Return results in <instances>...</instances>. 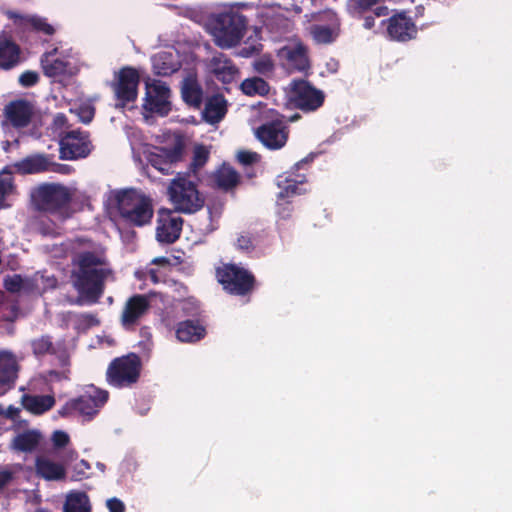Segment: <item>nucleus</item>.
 I'll use <instances>...</instances> for the list:
<instances>
[{"label":"nucleus","instance_id":"nucleus-1","mask_svg":"<svg viewBox=\"0 0 512 512\" xmlns=\"http://www.w3.org/2000/svg\"><path fill=\"white\" fill-rule=\"evenodd\" d=\"M75 265L74 288L88 303H97L104 294L106 280L113 277V270L107 267L103 257L92 251L79 253Z\"/></svg>","mask_w":512,"mask_h":512},{"label":"nucleus","instance_id":"nucleus-2","mask_svg":"<svg viewBox=\"0 0 512 512\" xmlns=\"http://www.w3.org/2000/svg\"><path fill=\"white\" fill-rule=\"evenodd\" d=\"M248 19L234 7L213 13L208 28L216 46L229 49L237 46L244 37Z\"/></svg>","mask_w":512,"mask_h":512},{"label":"nucleus","instance_id":"nucleus-3","mask_svg":"<svg viewBox=\"0 0 512 512\" xmlns=\"http://www.w3.org/2000/svg\"><path fill=\"white\" fill-rule=\"evenodd\" d=\"M167 194L173 210L177 213L194 214L200 211L205 204V197L199 191L197 184L188 178V175L178 173L171 180Z\"/></svg>","mask_w":512,"mask_h":512},{"label":"nucleus","instance_id":"nucleus-4","mask_svg":"<svg viewBox=\"0 0 512 512\" xmlns=\"http://www.w3.org/2000/svg\"><path fill=\"white\" fill-rule=\"evenodd\" d=\"M116 200L118 212L126 223L137 227L151 223L154 209L150 197L135 189H127L120 191Z\"/></svg>","mask_w":512,"mask_h":512},{"label":"nucleus","instance_id":"nucleus-5","mask_svg":"<svg viewBox=\"0 0 512 512\" xmlns=\"http://www.w3.org/2000/svg\"><path fill=\"white\" fill-rule=\"evenodd\" d=\"M142 368V360L136 353L116 357L108 364L106 382L116 389L133 388L140 380Z\"/></svg>","mask_w":512,"mask_h":512},{"label":"nucleus","instance_id":"nucleus-6","mask_svg":"<svg viewBox=\"0 0 512 512\" xmlns=\"http://www.w3.org/2000/svg\"><path fill=\"white\" fill-rule=\"evenodd\" d=\"M72 192L60 183H43L32 193V200L39 212L62 213L72 201Z\"/></svg>","mask_w":512,"mask_h":512},{"label":"nucleus","instance_id":"nucleus-7","mask_svg":"<svg viewBox=\"0 0 512 512\" xmlns=\"http://www.w3.org/2000/svg\"><path fill=\"white\" fill-rule=\"evenodd\" d=\"M215 275L223 289L231 295L248 296L256 287L254 274L233 263H225L217 267Z\"/></svg>","mask_w":512,"mask_h":512},{"label":"nucleus","instance_id":"nucleus-8","mask_svg":"<svg viewBox=\"0 0 512 512\" xmlns=\"http://www.w3.org/2000/svg\"><path fill=\"white\" fill-rule=\"evenodd\" d=\"M325 93L304 79L293 80L290 90V102L302 112H315L325 101Z\"/></svg>","mask_w":512,"mask_h":512},{"label":"nucleus","instance_id":"nucleus-9","mask_svg":"<svg viewBox=\"0 0 512 512\" xmlns=\"http://www.w3.org/2000/svg\"><path fill=\"white\" fill-rule=\"evenodd\" d=\"M182 311L186 316L193 319H187L177 323L175 335L178 341L182 343H196L202 340L207 332L203 321L199 318L201 311L199 305L191 301L182 303Z\"/></svg>","mask_w":512,"mask_h":512},{"label":"nucleus","instance_id":"nucleus-10","mask_svg":"<svg viewBox=\"0 0 512 512\" xmlns=\"http://www.w3.org/2000/svg\"><path fill=\"white\" fill-rule=\"evenodd\" d=\"M108 398V391L96 389L93 394H83L67 401L59 410V414L62 417L79 414L92 418L105 405Z\"/></svg>","mask_w":512,"mask_h":512},{"label":"nucleus","instance_id":"nucleus-11","mask_svg":"<svg viewBox=\"0 0 512 512\" xmlns=\"http://www.w3.org/2000/svg\"><path fill=\"white\" fill-rule=\"evenodd\" d=\"M116 78L117 81L112 84L115 98L118 101L116 106L124 108L128 103L137 99L140 75L135 68L126 66L118 71Z\"/></svg>","mask_w":512,"mask_h":512},{"label":"nucleus","instance_id":"nucleus-12","mask_svg":"<svg viewBox=\"0 0 512 512\" xmlns=\"http://www.w3.org/2000/svg\"><path fill=\"white\" fill-rule=\"evenodd\" d=\"M256 138L269 150L283 148L289 138V128L283 117H277L261 124L255 130Z\"/></svg>","mask_w":512,"mask_h":512},{"label":"nucleus","instance_id":"nucleus-13","mask_svg":"<svg viewBox=\"0 0 512 512\" xmlns=\"http://www.w3.org/2000/svg\"><path fill=\"white\" fill-rule=\"evenodd\" d=\"M308 164V158H304L298 161L289 172L277 177V186L280 188L278 199L291 198L308 192L305 187L307 176L305 173H299V170Z\"/></svg>","mask_w":512,"mask_h":512},{"label":"nucleus","instance_id":"nucleus-14","mask_svg":"<svg viewBox=\"0 0 512 512\" xmlns=\"http://www.w3.org/2000/svg\"><path fill=\"white\" fill-rule=\"evenodd\" d=\"M170 88L165 82L155 80L146 84L143 108L160 116H167L171 111Z\"/></svg>","mask_w":512,"mask_h":512},{"label":"nucleus","instance_id":"nucleus-15","mask_svg":"<svg viewBox=\"0 0 512 512\" xmlns=\"http://www.w3.org/2000/svg\"><path fill=\"white\" fill-rule=\"evenodd\" d=\"M90 153L89 134L81 130L67 132L60 140V158L74 160Z\"/></svg>","mask_w":512,"mask_h":512},{"label":"nucleus","instance_id":"nucleus-16","mask_svg":"<svg viewBox=\"0 0 512 512\" xmlns=\"http://www.w3.org/2000/svg\"><path fill=\"white\" fill-rule=\"evenodd\" d=\"M176 213L170 209L159 211L156 228V238L159 242L172 244L179 239L184 221Z\"/></svg>","mask_w":512,"mask_h":512},{"label":"nucleus","instance_id":"nucleus-17","mask_svg":"<svg viewBox=\"0 0 512 512\" xmlns=\"http://www.w3.org/2000/svg\"><path fill=\"white\" fill-rule=\"evenodd\" d=\"M241 181V174L226 162L218 166L208 177V185L224 193L234 194Z\"/></svg>","mask_w":512,"mask_h":512},{"label":"nucleus","instance_id":"nucleus-18","mask_svg":"<svg viewBox=\"0 0 512 512\" xmlns=\"http://www.w3.org/2000/svg\"><path fill=\"white\" fill-rule=\"evenodd\" d=\"M150 307V301L144 294H135L129 297L120 317L122 327L126 330L133 329L148 313Z\"/></svg>","mask_w":512,"mask_h":512},{"label":"nucleus","instance_id":"nucleus-19","mask_svg":"<svg viewBox=\"0 0 512 512\" xmlns=\"http://www.w3.org/2000/svg\"><path fill=\"white\" fill-rule=\"evenodd\" d=\"M388 36L395 41L407 42L417 35V26L411 17L405 13H398L387 20Z\"/></svg>","mask_w":512,"mask_h":512},{"label":"nucleus","instance_id":"nucleus-20","mask_svg":"<svg viewBox=\"0 0 512 512\" xmlns=\"http://www.w3.org/2000/svg\"><path fill=\"white\" fill-rule=\"evenodd\" d=\"M33 115L34 106L25 99L13 100L5 107L6 119L16 129L27 127L31 123Z\"/></svg>","mask_w":512,"mask_h":512},{"label":"nucleus","instance_id":"nucleus-21","mask_svg":"<svg viewBox=\"0 0 512 512\" xmlns=\"http://www.w3.org/2000/svg\"><path fill=\"white\" fill-rule=\"evenodd\" d=\"M51 165V155L36 153L16 161L13 168L20 175H29L48 172L52 168Z\"/></svg>","mask_w":512,"mask_h":512},{"label":"nucleus","instance_id":"nucleus-22","mask_svg":"<svg viewBox=\"0 0 512 512\" xmlns=\"http://www.w3.org/2000/svg\"><path fill=\"white\" fill-rule=\"evenodd\" d=\"M209 69L217 80L230 84L238 74V68L224 53H216L209 61Z\"/></svg>","mask_w":512,"mask_h":512},{"label":"nucleus","instance_id":"nucleus-23","mask_svg":"<svg viewBox=\"0 0 512 512\" xmlns=\"http://www.w3.org/2000/svg\"><path fill=\"white\" fill-rule=\"evenodd\" d=\"M18 363L15 356L7 351L0 352V392L4 393L15 385L18 376Z\"/></svg>","mask_w":512,"mask_h":512},{"label":"nucleus","instance_id":"nucleus-24","mask_svg":"<svg viewBox=\"0 0 512 512\" xmlns=\"http://www.w3.org/2000/svg\"><path fill=\"white\" fill-rule=\"evenodd\" d=\"M35 471L38 477L47 481H60L66 478L65 465L45 456L36 457Z\"/></svg>","mask_w":512,"mask_h":512},{"label":"nucleus","instance_id":"nucleus-25","mask_svg":"<svg viewBox=\"0 0 512 512\" xmlns=\"http://www.w3.org/2000/svg\"><path fill=\"white\" fill-rule=\"evenodd\" d=\"M21 62V49L10 38L0 35V69L8 71Z\"/></svg>","mask_w":512,"mask_h":512},{"label":"nucleus","instance_id":"nucleus-26","mask_svg":"<svg viewBox=\"0 0 512 512\" xmlns=\"http://www.w3.org/2000/svg\"><path fill=\"white\" fill-rule=\"evenodd\" d=\"M42 439L43 435L39 430H25L13 438L11 448L17 452L32 453L37 450Z\"/></svg>","mask_w":512,"mask_h":512},{"label":"nucleus","instance_id":"nucleus-27","mask_svg":"<svg viewBox=\"0 0 512 512\" xmlns=\"http://www.w3.org/2000/svg\"><path fill=\"white\" fill-rule=\"evenodd\" d=\"M282 55L285 58L288 67L292 70L305 72L310 68L307 49L302 44L295 47L284 48L282 50Z\"/></svg>","mask_w":512,"mask_h":512},{"label":"nucleus","instance_id":"nucleus-28","mask_svg":"<svg viewBox=\"0 0 512 512\" xmlns=\"http://www.w3.org/2000/svg\"><path fill=\"white\" fill-rule=\"evenodd\" d=\"M21 403L28 412L34 415H42L53 408L55 398L52 395L24 394L21 398Z\"/></svg>","mask_w":512,"mask_h":512},{"label":"nucleus","instance_id":"nucleus-29","mask_svg":"<svg viewBox=\"0 0 512 512\" xmlns=\"http://www.w3.org/2000/svg\"><path fill=\"white\" fill-rule=\"evenodd\" d=\"M227 112L226 100L223 95L216 94L208 98L203 110L204 119L210 123H218Z\"/></svg>","mask_w":512,"mask_h":512},{"label":"nucleus","instance_id":"nucleus-30","mask_svg":"<svg viewBox=\"0 0 512 512\" xmlns=\"http://www.w3.org/2000/svg\"><path fill=\"white\" fill-rule=\"evenodd\" d=\"M57 48L45 52L41 56V65L44 74L48 77H58L66 74L69 63L59 58H53Z\"/></svg>","mask_w":512,"mask_h":512},{"label":"nucleus","instance_id":"nucleus-31","mask_svg":"<svg viewBox=\"0 0 512 512\" xmlns=\"http://www.w3.org/2000/svg\"><path fill=\"white\" fill-rule=\"evenodd\" d=\"M182 98L184 102L195 108H199L202 104L203 90L198 81L193 77L184 79L181 88Z\"/></svg>","mask_w":512,"mask_h":512},{"label":"nucleus","instance_id":"nucleus-32","mask_svg":"<svg viewBox=\"0 0 512 512\" xmlns=\"http://www.w3.org/2000/svg\"><path fill=\"white\" fill-rule=\"evenodd\" d=\"M64 512H91L88 495L85 492L70 493L64 503Z\"/></svg>","mask_w":512,"mask_h":512},{"label":"nucleus","instance_id":"nucleus-33","mask_svg":"<svg viewBox=\"0 0 512 512\" xmlns=\"http://www.w3.org/2000/svg\"><path fill=\"white\" fill-rule=\"evenodd\" d=\"M31 350L36 358L56 354V346L51 335H41L30 342Z\"/></svg>","mask_w":512,"mask_h":512},{"label":"nucleus","instance_id":"nucleus-34","mask_svg":"<svg viewBox=\"0 0 512 512\" xmlns=\"http://www.w3.org/2000/svg\"><path fill=\"white\" fill-rule=\"evenodd\" d=\"M7 16L13 21V32L20 39H23L28 33L32 32L30 24L32 23L33 15H22L15 11H8Z\"/></svg>","mask_w":512,"mask_h":512},{"label":"nucleus","instance_id":"nucleus-35","mask_svg":"<svg viewBox=\"0 0 512 512\" xmlns=\"http://www.w3.org/2000/svg\"><path fill=\"white\" fill-rule=\"evenodd\" d=\"M241 90L247 96H265L269 93L270 86L263 78L253 77L241 83Z\"/></svg>","mask_w":512,"mask_h":512},{"label":"nucleus","instance_id":"nucleus-36","mask_svg":"<svg viewBox=\"0 0 512 512\" xmlns=\"http://www.w3.org/2000/svg\"><path fill=\"white\" fill-rule=\"evenodd\" d=\"M153 68L154 72L161 76H169L177 70L172 61V54L167 52L159 53L153 58Z\"/></svg>","mask_w":512,"mask_h":512},{"label":"nucleus","instance_id":"nucleus-37","mask_svg":"<svg viewBox=\"0 0 512 512\" xmlns=\"http://www.w3.org/2000/svg\"><path fill=\"white\" fill-rule=\"evenodd\" d=\"M310 34L317 44H330L338 36L337 32L329 26L314 24L310 26Z\"/></svg>","mask_w":512,"mask_h":512},{"label":"nucleus","instance_id":"nucleus-38","mask_svg":"<svg viewBox=\"0 0 512 512\" xmlns=\"http://www.w3.org/2000/svg\"><path fill=\"white\" fill-rule=\"evenodd\" d=\"M208 159H209L208 149L203 145L197 146L193 152V158H192V162L189 166V171L196 174L197 171L207 163Z\"/></svg>","mask_w":512,"mask_h":512},{"label":"nucleus","instance_id":"nucleus-39","mask_svg":"<svg viewBox=\"0 0 512 512\" xmlns=\"http://www.w3.org/2000/svg\"><path fill=\"white\" fill-rule=\"evenodd\" d=\"M159 153L173 167L174 164L182 159L183 146L181 143H177L172 147H162L159 149Z\"/></svg>","mask_w":512,"mask_h":512},{"label":"nucleus","instance_id":"nucleus-40","mask_svg":"<svg viewBox=\"0 0 512 512\" xmlns=\"http://www.w3.org/2000/svg\"><path fill=\"white\" fill-rule=\"evenodd\" d=\"M14 189L13 177L10 173H0V209L5 207L6 198L12 194Z\"/></svg>","mask_w":512,"mask_h":512},{"label":"nucleus","instance_id":"nucleus-41","mask_svg":"<svg viewBox=\"0 0 512 512\" xmlns=\"http://www.w3.org/2000/svg\"><path fill=\"white\" fill-rule=\"evenodd\" d=\"M371 11L372 13L368 12L362 16H358L359 18H363V27L368 30L374 27L376 17L386 16L389 12L388 7L384 5L377 6Z\"/></svg>","mask_w":512,"mask_h":512},{"label":"nucleus","instance_id":"nucleus-42","mask_svg":"<svg viewBox=\"0 0 512 512\" xmlns=\"http://www.w3.org/2000/svg\"><path fill=\"white\" fill-rule=\"evenodd\" d=\"M35 229L44 236L55 234V224L45 215H39L34 218Z\"/></svg>","mask_w":512,"mask_h":512},{"label":"nucleus","instance_id":"nucleus-43","mask_svg":"<svg viewBox=\"0 0 512 512\" xmlns=\"http://www.w3.org/2000/svg\"><path fill=\"white\" fill-rule=\"evenodd\" d=\"M30 25L32 26V32L35 33H42L48 36H51L55 33L54 27L49 24L47 19L44 17L33 15V20Z\"/></svg>","mask_w":512,"mask_h":512},{"label":"nucleus","instance_id":"nucleus-44","mask_svg":"<svg viewBox=\"0 0 512 512\" xmlns=\"http://www.w3.org/2000/svg\"><path fill=\"white\" fill-rule=\"evenodd\" d=\"M352 3L353 13L356 16H362L370 12L373 7L379 6L381 0H350Z\"/></svg>","mask_w":512,"mask_h":512},{"label":"nucleus","instance_id":"nucleus-45","mask_svg":"<svg viewBox=\"0 0 512 512\" xmlns=\"http://www.w3.org/2000/svg\"><path fill=\"white\" fill-rule=\"evenodd\" d=\"M149 162L152 167H154L164 175H168L173 172L170 164H168V162L163 157H161V154L159 152L151 154Z\"/></svg>","mask_w":512,"mask_h":512},{"label":"nucleus","instance_id":"nucleus-46","mask_svg":"<svg viewBox=\"0 0 512 512\" xmlns=\"http://www.w3.org/2000/svg\"><path fill=\"white\" fill-rule=\"evenodd\" d=\"M4 288L10 293H17L23 287V279L19 274L8 275L3 280Z\"/></svg>","mask_w":512,"mask_h":512},{"label":"nucleus","instance_id":"nucleus-47","mask_svg":"<svg viewBox=\"0 0 512 512\" xmlns=\"http://www.w3.org/2000/svg\"><path fill=\"white\" fill-rule=\"evenodd\" d=\"M260 160L261 156L257 152L240 150L237 153V161L244 166L256 164L260 162Z\"/></svg>","mask_w":512,"mask_h":512},{"label":"nucleus","instance_id":"nucleus-48","mask_svg":"<svg viewBox=\"0 0 512 512\" xmlns=\"http://www.w3.org/2000/svg\"><path fill=\"white\" fill-rule=\"evenodd\" d=\"M40 80V76L36 71L26 70L18 78V82L22 87L29 88L35 86Z\"/></svg>","mask_w":512,"mask_h":512},{"label":"nucleus","instance_id":"nucleus-49","mask_svg":"<svg viewBox=\"0 0 512 512\" xmlns=\"http://www.w3.org/2000/svg\"><path fill=\"white\" fill-rule=\"evenodd\" d=\"M52 444L55 449H60L66 447L70 442L69 435L62 430H56L53 432L52 437Z\"/></svg>","mask_w":512,"mask_h":512},{"label":"nucleus","instance_id":"nucleus-50","mask_svg":"<svg viewBox=\"0 0 512 512\" xmlns=\"http://www.w3.org/2000/svg\"><path fill=\"white\" fill-rule=\"evenodd\" d=\"M91 469V465L88 461L82 459L74 466V474L72 480L79 481L87 478V471Z\"/></svg>","mask_w":512,"mask_h":512},{"label":"nucleus","instance_id":"nucleus-51","mask_svg":"<svg viewBox=\"0 0 512 512\" xmlns=\"http://www.w3.org/2000/svg\"><path fill=\"white\" fill-rule=\"evenodd\" d=\"M262 44H251V45H245L242 47L239 51V55L244 58H249L254 55H258L262 51Z\"/></svg>","mask_w":512,"mask_h":512},{"label":"nucleus","instance_id":"nucleus-52","mask_svg":"<svg viewBox=\"0 0 512 512\" xmlns=\"http://www.w3.org/2000/svg\"><path fill=\"white\" fill-rule=\"evenodd\" d=\"M254 68L257 72L261 74H266L272 72L274 65L272 61L268 58H261L254 63Z\"/></svg>","mask_w":512,"mask_h":512},{"label":"nucleus","instance_id":"nucleus-53","mask_svg":"<svg viewBox=\"0 0 512 512\" xmlns=\"http://www.w3.org/2000/svg\"><path fill=\"white\" fill-rule=\"evenodd\" d=\"M237 247L240 250L250 252L254 249L253 239L250 235H240L237 238Z\"/></svg>","mask_w":512,"mask_h":512},{"label":"nucleus","instance_id":"nucleus-54","mask_svg":"<svg viewBox=\"0 0 512 512\" xmlns=\"http://www.w3.org/2000/svg\"><path fill=\"white\" fill-rule=\"evenodd\" d=\"M78 115L82 123L89 124L94 118L95 109L91 106L80 107Z\"/></svg>","mask_w":512,"mask_h":512},{"label":"nucleus","instance_id":"nucleus-55","mask_svg":"<svg viewBox=\"0 0 512 512\" xmlns=\"http://www.w3.org/2000/svg\"><path fill=\"white\" fill-rule=\"evenodd\" d=\"M106 506L109 512H125V504L118 498L113 497L106 501Z\"/></svg>","mask_w":512,"mask_h":512},{"label":"nucleus","instance_id":"nucleus-56","mask_svg":"<svg viewBox=\"0 0 512 512\" xmlns=\"http://www.w3.org/2000/svg\"><path fill=\"white\" fill-rule=\"evenodd\" d=\"M14 479V474L11 470L0 467V491L3 490Z\"/></svg>","mask_w":512,"mask_h":512},{"label":"nucleus","instance_id":"nucleus-57","mask_svg":"<svg viewBox=\"0 0 512 512\" xmlns=\"http://www.w3.org/2000/svg\"><path fill=\"white\" fill-rule=\"evenodd\" d=\"M68 124V119L65 114L57 113L53 118V128L55 130L62 129Z\"/></svg>","mask_w":512,"mask_h":512},{"label":"nucleus","instance_id":"nucleus-58","mask_svg":"<svg viewBox=\"0 0 512 512\" xmlns=\"http://www.w3.org/2000/svg\"><path fill=\"white\" fill-rule=\"evenodd\" d=\"M148 277L154 284L164 281V274L156 268H150L147 271Z\"/></svg>","mask_w":512,"mask_h":512},{"label":"nucleus","instance_id":"nucleus-59","mask_svg":"<svg viewBox=\"0 0 512 512\" xmlns=\"http://www.w3.org/2000/svg\"><path fill=\"white\" fill-rule=\"evenodd\" d=\"M51 167L52 168L48 172H57V173H61V174H68L71 170L69 166L55 163L53 160H52Z\"/></svg>","mask_w":512,"mask_h":512},{"label":"nucleus","instance_id":"nucleus-60","mask_svg":"<svg viewBox=\"0 0 512 512\" xmlns=\"http://www.w3.org/2000/svg\"><path fill=\"white\" fill-rule=\"evenodd\" d=\"M20 410L14 406H9L5 412L0 411V414L5 415L8 419L15 420L19 417Z\"/></svg>","mask_w":512,"mask_h":512},{"label":"nucleus","instance_id":"nucleus-61","mask_svg":"<svg viewBox=\"0 0 512 512\" xmlns=\"http://www.w3.org/2000/svg\"><path fill=\"white\" fill-rule=\"evenodd\" d=\"M339 67H340L339 62L334 58H330L329 61H327V63H326L327 71L332 74L337 73L339 70Z\"/></svg>","mask_w":512,"mask_h":512},{"label":"nucleus","instance_id":"nucleus-62","mask_svg":"<svg viewBox=\"0 0 512 512\" xmlns=\"http://www.w3.org/2000/svg\"><path fill=\"white\" fill-rule=\"evenodd\" d=\"M151 264L160 265L163 267H168L170 265V260L167 257L161 256L156 257L151 261Z\"/></svg>","mask_w":512,"mask_h":512},{"label":"nucleus","instance_id":"nucleus-63","mask_svg":"<svg viewBox=\"0 0 512 512\" xmlns=\"http://www.w3.org/2000/svg\"><path fill=\"white\" fill-rule=\"evenodd\" d=\"M78 457V453L75 450H69L65 454V461L70 462Z\"/></svg>","mask_w":512,"mask_h":512},{"label":"nucleus","instance_id":"nucleus-64","mask_svg":"<svg viewBox=\"0 0 512 512\" xmlns=\"http://www.w3.org/2000/svg\"><path fill=\"white\" fill-rule=\"evenodd\" d=\"M60 362H61V365L62 366H67L69 365V357L66 355V354H62L60 357Z\"/></svg>","mask_w":512,"mask_h":512}]
</instances>
